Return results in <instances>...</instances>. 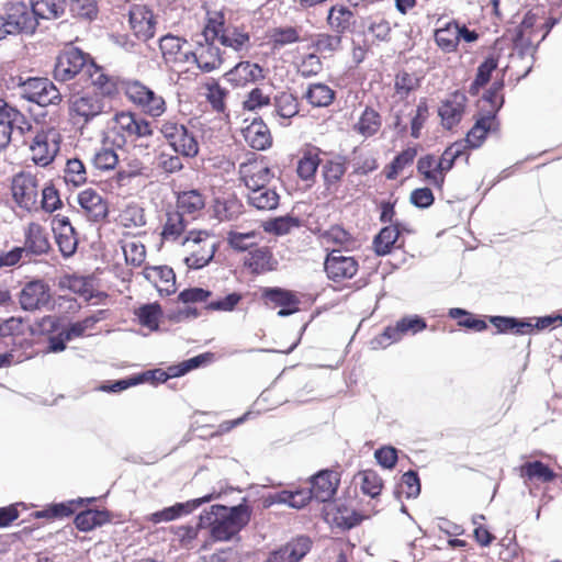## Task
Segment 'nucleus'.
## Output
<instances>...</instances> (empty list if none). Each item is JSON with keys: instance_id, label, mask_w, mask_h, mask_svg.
Segmentation results:
<instances>
[{"instance_id": "f257e3e1", "label": "nucleus", "mask_w": 562, "mask_h": 562, "mask_svg": "<svg viewBox=\"0 0 562 562\" xmlns=\"http://www.w3.org/2000/svg\"><path fill=\"white\" fill-rule=\"evenodd\" d=\"M250 519V508L246 504L233 507L213 505L200 515V527L210 529L213 541H228L236 536Z\"/></svg>"}, {"instance_id": "f03ea898", "label": "nucleus", "mask_w": 562, "mask_h": 562, "mask_svg": "<svg viewBox=\"0 0 562 562\" xmlns=\"http://www.w3.org/2000/svg\"><path fill=\"white\" fill-rule=\"evenodd\" d=\"M40 180L31 172H19L11 181V192L13 201L20 209L30 213L37 212L38 194H40Z\"/></svg>"}, {"instance_id": "7ed1b4c3", "label": "nucleus", "mask_w": 562, "mask_h": 562, "mask_svg": "<svg viewBox=\"0 0 562 562\" xmlns=\"http://www.w3.org/2000/svg\"><path fill=\"white\" fill-rule=\"evenodd\" d=\"M125 94L132 103L151 117L161 116L166 111V101L162 95L138 80L125 83Z\"/></svg>"}, {"instance_id": "20e7f679", "label": "nucleus", "mask_w": 562, "mask_h": 562, "mask_svg": "<svg viewBox=\"0 0 562 562\" xmlns=\"http://www.w3.org/2000/svg\"><path fill=\"white\" fill-rule=\"evenodd\" d=\"M31 130L32 124L25 115L0 99V150L5 149L15 135L23 136Z\"/></svg>"}, {"instance_id": "39448f33", "label": "nucleus", "mask_w": 562, "mask_h": 562, "mask_svg": "<svg viewBox=\"0 0 562 562\" xmlns=\"http://www.w3.org/2000/svg\"><path fill=\"white\" fill-rule=\"evenodd\" d=\"M182 245L189 252L184 262L190 269L203 268L215 254V241L206 232H190Z\"/></svg>"}, {"instance_id": "423d86ee", "label": "nucleus", "mask_w": 562, "mask_h": 562, "mask_svg": "<svg viewBox=\"0 0 562 562\" xmlns=\"http://www.w3.org/2000/svg\"><path fill=\"white\" fill-rule=\"evenodd\" d=\"M19 88L23 99L41 106L59 104L63 100L58 88L47 78H27Z\"/></svg>"}, {"instance_id": "0eeeda50", "label": "nucleus", "mask_w": 562, "mask_h": 562, "mask_svg": "<svg viewBox=\"0 0 562 562\" xmlns=\"http://www.w3.org/2000/svg\"><path fill=\"white\" fill-rule=\"evenodd\" d=\"M89 63V55L76 47H68L57 56L54 78L64 82L74 79L78 75L83 77Z\"/></svg>"}, {"instance_id": "6e6552de", "label": "nucleus", "mask_w": 562, "mask_h": 562, "mask_svg": "<svg viewBox=\"0 0 562 562\" xmlns=\"http://www.w3.org/2000/svg\"><path fill=\"white\" fill-rule=\"evenodd\" d=\"M159 49L165 64L179 71H182L194 57L187 40L171 34H167L159 40Z\"/></svg>"}, {"instance_id": "1a4fd4ad", "label": "nucleus", "mask_w": 562, "mask_h": 562, "mask_svg": "<svg viewBox=\"0 0 562 562\" xmlns=\"http://www.w3.org/2000/svg\"><path fill=\"white\" fill-rule=\"evenodd\" d=\"M69 115L76 124H87L103 112L104 102L101 97L89 91L74 93L69 100Z\"/></svg>"}, {"instance_id": "9d476101", "label": "nucleus", "mask_w": 562, "mask_h": 562, "mask_svg": "<svg viewBox=\"0 0 562 562\" xmlns=\"http://www.w3.org/2000/svg\"><path fill=\"white\" fill-rule=\"evenodd\" d=\"M205 34L207 40L217 38V41L225 47L232 48L235 52L248 50L250 47L249 33L244 29L234 25L206 26Z\"/></svg>"}, {"instance_id": "9b49d317", "label": "nucleus", "mask_w": 562, "mask_h": 562, "mask_svg": "<svg viewBox=\"0 0 562 562\" xmlns=\"http://www.w3.org/2000/svg\"><path fill=\"white\" fill-rule=\"evenodd\" d=\"M2 16L11 35L33 32L37 25V21L27 5L20 1L7 3Z\"/></svg>"}, {"instance_id": "f8f14e48", "label": "nucleus", "mask_w": 562, "mask_h": 562, "mask_svg": "<svg viewBox=\"0 0 562 562\" xmlns=\"http://www.w3.org/2000/svg\"><path fill=\"white\" fill-rule=\"evenodd\" d=\"M32 160L40 166L49 165L59 150L57 134L54 131H41L36 133L31 143Z\"/></svg>"}, {"instance_id": "ddd939ff", "label": "nucleus", "mask_w": 562, "mask_h": 562, "mask_svg": "<svg viewBox=\"0 0 562 562\" xmlns=\"http://www.w3.org/2000/svg\"><path fill=\"white\" fill-rule=\"evenodd\" d=\"M239 173L248 192L260 188H268V184L274 177L263 159H255L240 164Z\"/></svg>"}, {"instance_id": "4468645a", "label": "nucleus", "mask_w": 562, "mask_h": 562, "mask_svg": "<svg viewBox=\"0 0 562 562\" xmlns=\"http://www.w3.org/2000/svg\"><path fill=\"white\" fill-rule=\"evenodd\" d=\"M426 328V323L418 316H407L400 319L395 326H389L373 340V344L382 348L398 341L404 335L416 334Z\"/></svg>"}, {"instance_id": "2eb2a0df", "label": "nucleus", "mask_w": 562, "mask_h": 562, "mask_svg": "<svg viewBox=\"0 0 562 562\" xmlns=\"http://www.w3.org/2000/svg\"><path fill=\"white\" fill-rule=\"evenodd\" d=\"M113 130L122 137L145 138L153 134L149 122L131 112H121L114 116Z\"/></svg>"}, {"instance_id": "dca6fc26", "label": "nucleus", "mask_w": 562, "mask_h": 562, "mask_svg": "<svg viewBox=\"0 0 562 562\" xmlns=\"http://www.w3.org/2000/svg\"><path fill=\"white\" fill-rule=\"evenodd\" d=\"M312 543L310 537L297 536L272 551L267 562H300L310 552Z\"/></svg>"}, {"instance_id": "f3484780", "label": "nucleus", "mask_w": 562, "mask_h": 562, "mask_svg": "<svg viewBox=\"0 0 562 562\" xmlns=\"http://www.w3.org/2000/svg\"><path fill=\"white\" fill-rule=\"evenodd\" d=\"M50 301V292L48 285L41 281L34 280L27 282L20 293V304L25 311H35L46 306Z\"/></svg>"}, {"instance_id": "a211bd4d", "label": "nucleus", "mask_w": 562, "mask_h": 562, "mask_svg": "<svg viewBox=\"0 0 562 562\" xmlns=\"http://www.w3.org/2000/svg\"><path fill=\"white\" fill-rule=\"evenodd\" d=\"M325 271L329 279L341 281L352 278L358 271L357 261L349 256H344L339 250H333L325 260Z\"/></svg>"}, {"instance_id": "6ab92c4d", "label": "nucleus", "mask_w": 562, "mask_h": 562, "mask_svg": "<svg viewBox=\"0 0 562 562\" xmlns=\"http://www.w3.org/2000/svg\"><path fill=\"white\" fill-rule=\"evenodd\" d=\"M128 23L135 36L143 41L151 38L155 34L153 12L145 5L133 4L128 12Z\"/></svg>"}, {"instance_id": "aec40b11", "label": "nucleus", "mask_w": 562, "mask_h": 562, "mask_svg": "<svg viewBox=\"0 0 562 562\" xmlns=\"http://www.w3.org/2000/svg\"><path fill=\"white\" fill-rule=\"evenodd\" d=\"M52 225L61 255L64 257L72 256L78 246V238L69 218L56 215L53 218Z\"/></svg>"}, {"instance_id": "412c9836", "label": "nucleus", "mask_w": 562, "mask_h": 562, "mask_svg": "<svg viewBox=\"0 0 562 562\" xmlns=\"http://www.w3.org/2000/svg\"><path fill=\"white\" fill-rule=\"evenodd\" d=\"M340 482L339 474L331 470H323L313 476L310 495L319 502H328L336 494Z\"/></svg>"}, {"instance_id": "4be33fe9", "label": "nucleus", "mask_w": 562, "mask_h": 562, "mask_svg": "<svg viewBox=\"0 0 562 562\" xmlns=\"http://www.w3.org/2000/svg\"><path fill=\"white\" fill-rule=\"evenodd\" d=\"M204 43H199V46L193 50L191 63L196 64L199 69L204 72H211L223 63L221 49L215 46L210 40L206 38L205 32L203 33Z\"/></svg>"}, {"instance_id": "5701e85b", "label": "nucleus", "mask_w": 562, "mask_h": 562, "mask_svg": "<svg viewBox=\"0 0 562 562\" xmlns=\"http://www.w3.org/2000/svg\"><path fill=\"white\" fill-rule=\"evenodd\" d=\"M265 77L262 67L250 61H240L226 72L227 80L237 87L261 81Z\"/></svg>"}, {"instance_id": "b1692460", "label": "nucleus", "mask_w": 562, "mask_h": 562, "mask_svg": "<svg viewBox=\"0 0 562 562\" xmlns=\"http://www.w3.org/2000/svg\"><path fill=\"white\" fill-rule=\"evenodd\" d=\"M78 203L89 220L99 222L108 215V203L93 189H86L78 194Z\"/></svg>"}, {"instance_id": "393cba45", "label": "nucleus", "mask_w": 562, "mask_h": 562, "mask_svg": "<svg viewBox=\"0 0 562 562\" xmlns=\"http://www.w3.org/2000/svg\"><path fill=\"white\" fill-rule=\"evenodd\" d=\"M245 266L252 273H265L277 269L278 260L268 247L250 249L245 258Z\"/></svg>"}, {"instance_id": "a878e982", "label": "nucleus", "mask_w": 562, "mask_h": 562, "mask_svg": "<svg viewBox=\"0 0 562 562\" xmlns=\"http://www.w3.org/2000/svg\"><path fill=\"white\" fill-rule=\"evenodd\" d=\"M24 246L27 254L40 256L49 250V241L45 229L38 223L32 222L27 224L24 231Z\"/></svg>"}, {"instance_id": "bb28decb", "label": "nucleus", "mask_w": 562, "mask_h": 562, "mask_svg": "<svg viewBox=\"0 0 562 562\" xmlns=\"http://www.w3.org/2000/svg\"><path fill=\"white\" fill-rule=\"evenodd\" d=\"M212 497H213V495H206L204 497L189 501L187 503H178L173 506L164 508L162 510L151 514L150 520L156 524L161 522V521L173 520L176 518L181 517L182 515L190 514L200 505H202L206 502H210L212 499Z\"/></svg>"}, {"instance_id": "cd10ccee", "label": "nucleus", "mask_w": 562, "mask_h": 562, "mask_svg": "<svg viewBox=\"0 0 562 562\" xmlns=\"http://www.w3.org/2000/svg\"><path fill=\"white\" fill-rule=\"evenodd\" d=\"M465 101L467 97L463 93H454L442 102L439 108V115L447 128H451L460 122L464 112Z\"/></svg>"}, {"instance_id": "c85d7f7f", "label": "nucleus", "mask_w": 562, "mask_h": 562, "mask_svg": "<svg viewBox=\"0 0 562 562\" xmlns=\"http://www.w3.org/2000/svg\"><path fill=\"white\" fill-rule=\"evenodd\" d=\"M243 135L246 143L257 150H265L272 143L270 131L261 120H254L243 130Z\"/></svg>"}, {"instance_id": "c756f323", "label": "nucleus", "mask_w": 562, "mask_h": 562, "mask_svg": "<svg viewBox=\"0 0 562 562\" xmlns=\"http://www.w3.org/2000/svg\"><path fill=\"white\" fill-rule=\"evenodd\" d=\"M83 77L90 79L91 85L100 91L102 95L114 93L116 86L113 78L109 77L104 70L90 60Z\"/></svg>"}, {"instance_id": "7c9ffc66", "label": "nucleus", "mask_w": 562, "mask_h": 562, "mask_svg": "<svg viewBox=\"0 0 562 562\" xmlns=\"http://www.w3.org/2000/svg\"><path fill=\"white\" fill-rule=\"evenodd\" d=\"M248 203L260 211H271L279 205L280 196L272 188H260L247 193Z\"/></svg>"}, {"instance_id": "2f4dec72", "label": "nucleus", "mask_w": 562, "mask_h": 562, "mask_svg": "<svg viewBox=\"0 0 562 562\" xmlns=\"http://www.w3.org/2000/svg\"><path fill=\"white\" fill-rule=\"evenodd\" d=\"M205 205L203 195L198 190L181 192L177 199L178 212L184 215H191L193 218Z\"/></svg>"}, {"instance_id": "473e14b6", "label": "nucleus", "mask_w": 562, "mask_h": 562, "mask_svg": "<svg viewBox=\"0 0 562 562\" xmlns=\"http://www.w3.org/2000/svg\"><path fill=\"white\" fill-rule=\"evenodd\" d=\"M65 10L64 0H31V12L36 19H57Z\"/></svg>"}, {"instance_id": "72a5a7b5", "label": "nucleus", "mask_w": 562, "mask_h": 562, "mask_svg": "<svg viewBox=\"0 0 562 562\" xmlns=\"http://www.w3.org/2000/svg\"><path fill=\"white\" fill-rule=\"evenodd\" d=\"M304 98L312 106L325 108L333 103L335 91L325 83H312L308 86Z\"/></svg>"}, {"instance_id": "f704fd0d", "label": "nucleus", "mask_w": 562, "mask_h": 562, "mask_svg": "<svg viewBox=\"0 0 562 562\" xmlns=\"http://www.w3.org/2000/svg\"><path fill=\"white\" fill-rule=\"evenodd\" d=\"M438 46L445 52H453L460 41V25L456 22L448 23L435 33Z\"/></svg>"}, {"instance_id": "c9c22d12", "label": "nucleus", "mask_w": 562, "mask_h": 562, "mask_svg": "<svg viewBox=\"0 0 562 562\" xmlns=\"http://www.w3.org/2000/svg\"><path fill=\"white\" fill-rule=\"evenodd\" d=\"M521 476L530 481L548 483L555 479V473L541 461L526 462L520 468Z\"/></svg>"}, {"instance_id": "e433bc0d", "label": "nucleus", "mask_w": 562, "mask_h": 562, "mask_svg": "<svg viewBox=\"0 0 562 562\" xmlns=\"http://www.w3.org/2000/svg\"><path fill=\"white\" fill-rule=\"evenodd\" d=\"M328 24L331 30L337 34H342L348 31L353 23V13L346 7H333L329 10Z\"/></svg>"}, {"instance_id": "4c0bfd02", "label": "nucleus", "mask_w": 562, "mask_h": 562, "mask_svg": "<svg viewBox=\"0 0 562 562\" xmlns=\"http://www.w3.org/2000/svg\"><path fill=\"white\" fill-rule=\"evenodd\" d=\"M109 520L110 517L106 512L87 509L76 516L75 525L81 531H90Z\"/></svg>"}, {"instance_id": "58836bf2", "label": "nucleus", "mask_w": 562, "mask_h": 562, "mask_svg": "<svg viewBox=\"0 0 562 562\" xmlns=\"http://www.w3.org/2000/svg\"><path fill=\"white\" fill-rule=\"evenodd\" d=\"M398 235L400 231L395 225L382 228L373 240V248L376 255L385 256L390 254L393 245L398 238Z\"/></svg>"}, {"instance_id": "ea45409f", "label": "nucleus", "mask_w": 562, "mask_h": 562, "mask_svg": "<svg viewBox=\"0 0 562 562\" xmlns=\"http://www.w3.org/2000/svg\"><path fill=\"white\" fill-rule=\"evenodd\" d=\"M186 226L187 220L183 216V213L170 211L167 213L161 236L165 240H176L184 232Z\"/></svg>"}, {"instance_id": "a19ab883", "label": "nucleus", "mask_w": 562, "mask_h": 562, "mask_svg": "<svg viewBox=\"0 0 562 562\" xmlns=\"http://www.w3.org/2000/svg\"><path fill=\"white\" fill-rule=\"evenodd\" d=\"M494 122V114L483 116L476 121L474 126L468 132L465 143L471 148L481 146L486 137L487 132L492 128Z\"/></svg>"}, {"instance_id": "79ce46f5", "label": "nucleus", "mask_w": 562, "mask_h": 562, "mask_svg": "<svg viewBox=\"0 0 562 562\" xmlns=\"http://www.w3.org/2000/svg\"><path fill=\"white\" fill-rule=\"evenodd\" d=\"M125 260L128 265L139 267L146 258L145 246L135 238H126L121 241Z\"/></svg>"}, {"instance_id": "37998d69", "label": "nucleus", "mask_w": 562, "mask_h": 562, "mask_svg": "<svg viewBox=\"0 0 562 562\" xmlns=\"http://www.w3.org/2000/svg\"><path fill=\"white\" fill-rule=\"evenodd\" d=\"M381 127V117L376 111L367 108L361 114L358 123L355 125V131L364 137L374 135Z\"/></svg>"}, {"instance_id": "c03bdc74", "label": "nucleus", "mask_w": 562, "mask_h": 562, "mask_svg": "<svg viewBox=\"0 0 562 562\" xmlns=\"http://www.w3.org/2000/svg\"><path fill=\"white\" fill-rule=\"evenodd\" d=\"M276 113L282 119H291L299 113L296 98L289 92H280L274 97Z\"/></svg>"}, {"instance_id": "a18cd8bd", "label": "nucleus", "mask_w": 562, "mask_h": 562, "mask_svg": "<svg viewBox=\"0 0 562 562\" xmlns=\"http://www.w3.org/2000/svg\"><path fill=\"white\" fill-rule=\"evenodd\" d=\"M171 147L176 153H180L187 157H194L199 153V145L195 137L189 133L187 127L178 134Z\"/></svg>"}, {"instance_id": "49530a36", "label": "nucleus", "mask_w": 562, "mask_h": 562, "mask_svg": "<svg viewBox=\"0 0 562 562\" xmlns=\"http://www.w3.org/2000/svg\"><path fill=\"white\" fill-rule=\"evenodd\" d=\"M361 491L371 496L372 498L380 495L383 483L376 472L372 470H364L357 475Z\"/></svg>"}, {"instance_id": "de8ad7c7", "label": "nucleus", "mask_w": 562, "mask_h": 562, "mask_svg": "<svg viewBox=\"0 0 562 562\" xmlns=\"http://www.w3.org/2000/svg\"><path fill=\"white\" fill-rule=\"evenodd\" d=\"M491 323L501 333L514 330L516 334H528L533 329V325L527 322H520L513 317L493 316Z\"/></svg>"}, {"instance_id": "09e8293b", "label": "nucleus", "mask_w": 562, "mask_h": 562, "mask_svg": "<svg viewBox=\"0 0 562 562\" xmlns=\"http://www.w3.org/2000/svg\"><path fill=\"white\" fill-rule=\"evenodd\" d=\"M64 178L67 183H72L76 187L83 184L87 180L83 162L76 158L69 159L66 164Z\"/></svg>"}, {"instance_id": "8fccbe9b", "label": "nucleus", "mask_w": 562, "mask_h": 562, "mask_svg": "<svg viewBox=\"0 0 562 562\" xmlns=\"http://www.w3.org/2000/svg\"><path fill=\"white\" fill-rule=\"evenodd\" d=\"M496 67L497 60L492 57L483 61L479 66L476 77L470 86V93L476 94L479 90L488 82L492 71L496 69Z\"/></svg>"}, {"instance_id": "3c124183", "label": "nucleus", "mask_w": 562, "mask_h": 562, "mask_svg": "<svg viewBox=\"0 0 562 562\" xmlns=\"http://www.w3.org/2000/svg\"><path fill=\"white\" fill-rule=\"evenodd\" d=\"M345 159H333L326 161L323 166V177L327 186L336 184L340 181L346 172Z\"/></svg>"}, {"instance_id": "603ef678", "label": "nucleus", "mask_w": 562, "mask_h": 562, "mask_svg": "<svg viewBox=\"0 0 562 562\" xmlns=\"http://www.w3.org/2000/svg\"><path fill=\"white\" fill-rule=\"evenodd\" d=\"M258 233L250 231L247 233H239L231 231L227 234V241L232 248L238 251H244L256 245Z\"/></svg>"}, {"instance_id": "864d4df0", "label": "nucleus", "mask_w": 562, "mask_h": 562, "mask_svg": "<svg viewBox=\"0 0 562 562\" xmlns=\"http://www.w3.org/2000/svg\"><path fill=\"white\" fill-rule=\"evenodd\" d=\"M42 199L38 200L40 210H43L47 213H53L54 211L61 207V200L59 198L58 191L52 184H46L41 188Z\"/></svg>"}, {"instance_id": "5fc2aeb1", "label": "nucleus", "mask_w": 562, "mask_h": 562, "mask_svg": "<svg viewBox=\"0 0 562 562\" xmlns=\"http://www.w3.org/2000/svg\"><path fill=\"white\" fill-rule=\"evenodd\" d=\"M120 222L125 227H142L146 224L144 210L136 205H127L120 214Z\"/></svg>"}, {"instance_id": "6e6d98bb", "label": "nucleus", "mask_w": 562, "mask_h": 562, "mask_svg": "<svg viewBox=\"0 0 562 562\" xmlns=\"http://www.w3.org/2000/svg\"><path fill=\"white\" fill-rule=\"evenodd\" d=\"M419 80L413 74L402 71L395 77L394 88L400 99L406 98L409 92L418 88Z\"/></svg>"}, {"instance_id": "4d7b16f0", "label": "nucleus", "mask_w": 562, "mask_h": 562, "mask_svg": "<svg viewBox=\"0 0 562 562\" xmlns=\"http://www.w3.org/2000/svg\"><path fill=\"white\" fill-rule=\"evenodd\" d=\"M319 158L317 154L307 153L305 154L297 164V175L301 179L307 181L315 177L316 170L319 165Z\"/></svg>"}, {"instance_id": "13d9d810", "label": "nucleus", "mask_w": 562, "mask_h": 562, "mask_svg": "<svg viewBox=\"0 0 562 562\" xmlns=\"http://www.w3.org/2000/svg\"><path fill=\"white\" fill-rule=\"evenodd\" d=\"M228 91L217 82L206 85V99L216 112H224L226 109L225 99Z\"/></svg>"}, {"instance_id": "bf43d9fd", "label": "nucleus", "mask_w": 562, "mask_h": 562, "mask_svg": "<svg viewBox=\"0 0 562 562\" xmlns=\"http://www.w3.org/2000/svg\"><path fill=\"white\" fill-rule=\"evenodd\" d=\"M160 315L161 310L158 304L144 305L137 312L139 323L151 330L158 328Z\"/></svg>"}, {"instance_id": "052dcab7", "label": "nucleus", "mask_w": 562, "mask_h": 562, "mask_svg": "<svg viewBox=\"0 0 562 562\" xmlns=\"http://www.w3.org/2000/svg\"><path fill=\"white\" fill-rule=\"evenodd\" d=\"M417 155L415 148H406L398 154L390 166V171L386 173L387 179H395L396 176L408 165H411Z\"/></svg>"}, {"instance_id": "680f3d73", "label": "nucleus", "mask_w": 562, "mask_h": 562, "mask_svg": "<svg viewBox=\"0 0 562 562\" xmlns=\"http://www.w3.org/2000/svg\"><path fill=\"white\" fill-rule=\"evenodd\" d=\"M70 11L74 15L92 20L98 14L97 0H69Z\"/></svg>"}, {"instance_id": "e2e57ef3", "label": "nucleus", "mask_w": 562, "mask_h": 562, "mask_svg": "<svg viewBox=\"0 0 562 562\" xmlns=\"http://www.w3.org/2000/svg\"><path fill=\"white\" fill-rule=\"evenodd\" d=\"M205 529V527L198 526H179L172 528L173 535L179 540L182 548L192 549L194 540L198 538L199 531Z\"/></svg>"}, {"instance_id": "0e129e2a", "label": "nucleus", "mask_w": 562, "mask_h": 562, "mask_svg": "<svg viewBox=\"0 0 562 562\" xmlns=\"http://www.w3.org/2000/svg\"><path fill=\"white\" fill-rule=\"evenodd\" d=\"M93 165L100 170L114 169L119 162V157L113 149L102 148L93 156Z\"/></svg>"}, {"instance_id": "69168bd1", "label": "nucleus", "mask_w": 562, "mask_h": 562, "mask_svg": "<svg viewBox=\"0 0 562 562\" xmlns=\"http://www.w3.org/2000/svg\"><path fill=\"white\" fill-rule=\"evenodd\" d=\"M299 226V221L291 216L278 217L265 224L266 232L285 235L292 227Z\"/></svg>"}, {"instance_id": "338daca9", "label": "nucleus", "mask_w": 562, "mask_h": 562, "mask_svg": "<svg viewBox=\"0 0 562 562\" xmlns=\"http://www.w3.org/2000/svg\"><path fill=\"white\" fill-rule=\"evenodd\" d=\"M265 296L272 303L282 307H290L297 304L295 296L290 291L282 289H267Z\"/></svg>"}, {"instance_id": "774afa93", "label": "nucleus", "mask_w": 562, "mask_h": 562, "mask_svg": "<svg viewBox=\"0 0 562 562\" xmlns=\"http://www.w3.org/2000/svg\"><path fill=\"white\" fill-rule=\"evenodd\" d=\"M428 117V105L425 100H420L417 108L415 115L412 119L411 123V135L414 138H418L420 136V130L424 126V123L426 122Z\"/></svg>"}]
</instances>
